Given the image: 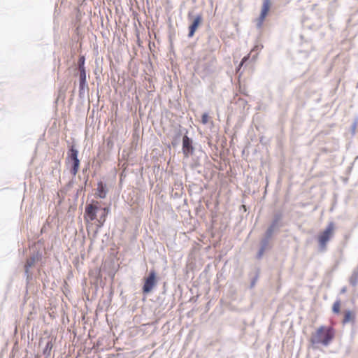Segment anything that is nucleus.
Instances as JSON below:
<instances>
[{"instance_id":"f257e3e1","label":"nucleus","mask_w":358,"mask_h":358,"mask_svg":"<svg viewBox=\"0 0 358 358\" xmlns=\"http://www.w3.org/2000/svg\"><path fill=\"white\" fill-rule=\"evenodd\" d=\"M109 212L110 207L101 201L92 199L86 202L83 217L88 233H92L94 238L103 227Z\"/></svg>"},{"instance_id":"f03ea898","label":"nucleus","mask_w":358,"mask_h":358,"mask_svg":"<svg viewBox=\"0 0 358 358\" xmlns=\"http://www.w3.org/2000/svg\"><path fill=\"white\" fill-rule=\"evenodd\" d=\"M335 338V330L328 326L322 325L315 331L312 333L309 341L313 348L316 345L321 344L324 346L329 345Z\"/></svg>"},{"instance_id":"7ed1b4c3","label":"nucleus","mask_w":358,"mask_h":358,"mask_svg":"<svg viewBox=\"0 0 358 358\" xmlns=\"http://www.w3.org/2000/svg\"><path fill=\"white\" fill-rule=\"evenodd\" d=\"M159 279L160 278L155 268H151L148 274L142 278L141 292L143 295L150 294L157 287Z\"/></svg>"},{"instance_id":"20e7f679","label":"nucleus","mask_w":358,"mask_h":358,"mask_svg":"<svg viewBox=\"0 0 358 358\" xmlns=\"http://www.w3.org/2000/svg\"><path fill=\"white\" fill-rule=\"evenodd\" d=\"M166 286L167 282H164L162 291L159 293V296H157L155 301L157 308L163 310L166 308H168V310H169L172 309L176 305L174 294L169 296H167L166 295Z\"/></svg>"},{"instance_id":"39448f33","label":"nucleus","mask_w":358,"mask_h":358,"mask_svg":"<svg viewBox=\"0 0 358 358\" xmlns=\"http://www.w3.org/2000/svg\"><path fill=\"white\" fill-rule=\"evenodd\" d=\"M335 231V224L334 222H330L324 229L321 231L317 238L319 250L322 252L326 250L328 242L334 236Z\"/></svg>"},{"instance_id":"423d86ee","label":"nucleus","mask_w":358,"mask_h":358,"mask_svg":"<svg viewBox=\"0 0 358 358\" xmlns=\"http://www.w3.org/2000/svg\"><path fill=\"white\" fill-rule=\"evenodd\" d=\"M78 150L76 148L75 145H71L69 146L66 160L69 164V172L73 177H76L80 168V160L78 158Z\"/></svg>"},{"instance_id":"0eeeda50","label":"nucleus","mask_w":358,"mask_h":358,"mask_svg":"<svg viewBox=\"0 0 358 358\" xmlns=\"http://www.w3.org/2000/svg\"><path fill=\"white\" fill-rule=\"evenodd\" d=\"M233 97L230 101L231 105L236 106V110H245L248 105L250 96L246 91H232Z\"/></svg>"},{"instance_id":"6e6552de","label":"nucleus","mask_w":358,"mask_h":358,"mask_svg":"<svg viewBox=\"0 0 358 358\" xmlns=\"http://www.w3.org/2000/svg\"><path fill=\"white\" fill-rule=\"evenodd\" d=\"M182 138V151L185 158H189L192 154L199 149L196 148L192 138L187 136V131Z\"/></svg>"},{"instance_id":"1a4fd4ad","label":"nucleus","mask_w":358,"mask_h":358,"mask_svg":"<svg viewBox=\"0 0 358 358\" xmlns=\"http://www.w3.org/2000/svg\"><path fill=\"white\" fill-rule=\"evenodd\" d=\"M190 157H192V160L189 164V167L192 170H196L199 173H201V170L199 169L202 167V160L207 157L206 154L199 148L195 152L192 154Z\"/></svg>"},{"instance_id":"9d476101","label":"nucleus","mask_w":358,"mask_h":358,"mask_svg":"<svg viewBox=\"0 0 358 358\" xmlns=\"http://www.w3.org/2000/svg\"><path fill=\"white\" fill-rule=\"evenodd\" d=\"M260 274L261 268L257 266H254V268L249 272L248 278L250 283L248 287L249 289L252 290L255 289L259 279Z\"/></svg>"},{"instance_id":"9b49d317","label":"nucleus","mask_w":358,"mask_h":358,"mask_svg":"<svg viewBox=\"0 0 358 358\" xmlns=\"http://www.w3.org/2000/svg\"><path fill=\"white\" fill-rule=\"evenodd\" d=\"M273 248L272 242H268L266 241H264L260 239L259 248L256 253L255 258L258 260H260L263 258L264 255L271 250Z\"/></svg>"},{"instance_id":"f8f14e48","label":"nucleus","mask_w":358,"mask_h":358,"mask_svg":"<svg viewBox=\"0 0 358 358\" xmlns=\"http://www.w3.org/2000/svg\"><path fill=\"white\" fill-rule=\"evenodd\" d=\"M269 224L280 229L285 226L284 213L281 210H275Z\"/></svg>"},{"instance_id":"ddd939ff","label":"nucleus","mask_w":358,"mask_h":358,"mask_svg":"<svg viewBox=\"0 0 358 358\" xmlns=\"http://www.w3.org/2000/svg\"><path fill=\"white\" fill-rule=\"evenodd\" d=\"M271 6V0H264L260 15L258 18V26L261 27L267 16Z\"/></svg>"},{"instance_id":"4468645a","label":"nucleus","mask_w":358,"mask_h":358,"mask_svg":"<svg viewBox=\"0 0 358 358\" xmlns=\"http://www.w3.org/2000/svg\"><path fill=\"white\" fill-rule=\"evenodd\" d=\"M108 193V188L104 181L100 180L97 183V187L95 189V197L105 199Z\"/></svg>"},{"instance_id":"2eb2a0df","label":"nucleus","mask_w":358,"mask_h":358,"mask_svg":"<svg viewBox=\"0 0 358 358\" xmlns=\"http://www.w3.org/2000/svg\"><path fill=\"white\" fill-rule=\"evenodd\" d=\"M356 322V313L355 311L351 310H345L343 311V315L342 319V324H346L348 323H351L354 324Z\"/></svg>"},{"instance_id":"dca6fc26","label":"nucleus","mask_w":358,"mask_h":358,"mask_svg":"<svg viewBox=\"0 0 358 358\" xmlns=\"http://www.w3.org/2000/svg\"><path fill=\"white\" fill-rule=\"evenodd\" d=\"M202 22V15H198L194 20L192 24L189 27V37H192L196 31L198 27L200 25V24Z\"/></svg>"},{"instance_id":"f3484780","label":"nucleus","mask_w":358,"mask_h":358,"mask_svg":"<svg viewBox=\"0 0 358 358\" xmlns=\"http://www.w3.org/2000/svg\"><path fill=\"white\" fill-rule=\"evenodd\" d=\"M78 78L80 83V90H84L86 87V71L85 69L78 70Z\"/></svg>"},{"instance_id":"a211bd4d","label":"nucleus","mask_w":358,"mask_h":358,"mask_svg":"<svg viewBox=\"0 0 358 358\" xmlns=\"http://www.w3.org/2000/svg\"><path fill=\"white\" fill-rule=\"evenodd\" d=\"M183 135L182 134V131L179 130L173 137L171 141V144L173 148L178 146L180 142H182V138Z\"/></svg>"},{"instance_id":"6ab92c4d","label":"nucleus","mask_w":358,"mask_h":358,"mask_svg":"<svg viewBox=\"0 0 358 358\" xmlns=\"http://www.w3.org/2000/svg\"><path fill=\"white\" fill-rule=\"evenodd\" d=\"M341 301L337 299L332 305L331 310L334 314L340 315L341 313Z\"/></svg>"},{"instance_id":"aec40b11","label":"nucleus","mask_w":358,"mask_h":358,"mask_svg":"<svg viewBox=\"0 0 358 358\" xmlns=\"http://www.w3.org/2000/svg\"><path fill=\"white\" fill-rule=\"evenodd\" d=\"M52 346L53 344L52 341H48L45 344V346L43 349V355L45 356V358L48 357L50 355Z\"/></svg>"},{"instance_id":"412c9836","label":"nucleus","mask_w":358,"mask_h":358,"mask_svg":"<svg viewBox=\"0 0 358 358\" xmlns=\"http://www.w3.org/2000/svg\"><path fill=\"white\" fill-rule=\"evenodd\" d=\"M350 284L352 287H355L358 283V268H356L353 271L350 278Z\"/></svg>"},{"instance_id":"4be33fe9","label":"nucleus","mask_w":358,"mask_h":358,"mask_svg":"<svg viewBox=\"0 0 358 358\" xmlns=\"http://www.w3.org/2000/svg\"><path fill=\"white\" fill-rule=\"evenodd\" d=\"M273 237H274L273 234L269 233L268 231H267L266 230L261 239L264 240V241H266L268 242H272V239L273 238Z\"/></svg>"},{"instance_id":"5701e85b","label":"nucleus","mask_w":358,"mask_h":358,"mask_svg":"<svg viewBox=\"0 0 358 358\" xmlns=\"http://www.w3.org/2000/svg\"><path fill=\"white\" fill-rule=\"evenodd\" d=\"M267 231H268L269 233L273 234L274 236L278 234L280 229H278L277 227H273L271 224H268V226L267 227L266 229Z\"/></svg>"},{"instance_id":"b1692460","label":"nucleus","mask_w":358,"mask_h":358,"mask_svg":"<svg viewBox=\"0 0 358 358\" xmlns=\"http://www.w3.org/2000/svg\"><path fill=\"white\" fill-rule=\"evenodd\" d=\"M85 59L84 56H80L78 61V70L80 69H85Z\"/></svg>"},{"instance_id":"393cba45","label":"nucleus","mask_w":358,"mask_h":358,"mask_svg":"<svg viewBox=\"0 0 358 358\" xmlns=\"http://www.w3.org/2000/svg\"><path fill=\"white\" fill-rule=\"evenodd\" d=\"M74 178L75 177L73 176V178L71 180H70L68 182V183L65 185V187H64V190L65 192H68L73 187V184L75 183Z\"/></svg>"},{"instance_id":"a878e982","label":"nucleus","mask_w":358,"mask_h":358,"mask_svg":"<svg viewBox=\"0 0 358 358\" xmlns=\"http://www.w3.org/2000/svg\"><path fill=\"white\" fill-rule=\"evenodd\" d=\"M209 118H210V117H209L208 113H203L201 115V122L203 124H207V123L208 122V121H209Z\"/></svg>"},{"instance_id":"bb28decb","label":"nucleus","mask_w":358,"mask_h":358,"mask_svg":"<svg viewBox=\"0 0 358 358\" xmlns=\"http://www.w3.org/2000/svg\"><path fill=\"white\" fill-rule=\"evenodd\" d=\"M114 143L110 138H108L106 141V147L108 150H110L113 148Z\"/></svg>"},{"instance_id":"cd10ccee","label":"nucleus","mask_w":358,"mask_h":358,"mask_svg":"<svg viewBox=\"0 0 358 358\" xmlns=\"http://www.w3.org/2000/svg\"><path fill=\"white\" fill-rule=\"evenodd\" d=\"M85 191V187L83 185H80L79 187V188L77 189V192H76V194L75 195V199H77L79 196V195H80V194L82 192H83Z\"/></svg>"},{"instance_id":"c85d7f7f","label":"nucleus","mask_w":358,"mask_h":358,"mask_svg":"<svg viewBox=\"0 0 358 358\" xmlns=\"http://www.w3.org/2000/svg\"><path fill=\"white\" fill-rule=\"evenodd\" d=\"M357 121H355L350 126V130H351V132L352 134L354 135L356 132V129H357Z\"/></svg>"},{"instance_id":"c756f323","label":"nucleus","mask_w":358,"mask_h":358,"mask_svg":"<svg viewBox=\"0 0 358 358\" xmlns=\"http://www.w3.org/2000/svg\"><path fill=\"white\" fill-rule=\"evenodd\" d=\"M65 92L66 91H62V90L58 91V95H57V98L56 100L57 101L60 98L64 99V92Z\"/></svg>"},{"instance_id":"7c9ffc66","label":"nucleus","mask_w":358,"mask_h":358,"mask_svg":"<svg viewBox=\"0 0 358 358\" xmlns=\"http://www.w3.org/2000/svg\"><path fill=\"white\" fill-rule=\"evenodd\" d=\"M352 167H353V163H352V164H351V165H350V166H349L347 168V169H346V171H345V173H346V175H350V173H351V171H352Z\"/></svg>"},{"instance_id":"2f4dec72","label":"nucleus","mask_w":358,"mask_h":358,"mask_svg":"<svg viewBox=\"0 0 358 358\" xmlns=\"http://www.w3.org/2000/svg\"><path fill=\"white\" fill-rule=\"evenodd\" d=\"M248 59H249V55H247V56H245V57L242 59V60H241V64H240V65H239V67H241V66L243 65V64H244V63H245V62Z\"/></svg>"},{"instance_id":"473e14b6","label":"nucleus","mask_w":358,"mask_h":358,"mask_svg":"<svg viewBox=\"0 0 358 358\" xmlns=\"http://www.w3.org/2000/svg\"><path fill=\"white\" fill-rule=\"evenodd\" d=\"M347 291V288L346 287H343L341 288V291H340V294H345Z\"/></svg>"},{"instance_id":"72a5a7b5","label":"nucleus","mask_w":358,"mask_h":358,"mask_svg":"<svg viewBox=\"0 0 358 358\" xmlns=\"http://www.w3.org/2000/svg\"><path fill=\"white\" fill-rule=\"evenodd\" d=\"M78 92H79V96H80V97H82V96H85V91L80 90V91H78Z\"/></svg>"},{"instance_id":"f704fd0d","label":"nucleus","mask_w":358,"mask_h":358,"mask_svg":"<svg viewBox=\"0 0 358 358\" xmlns=\"http://www.w3.org/2000/svg\"><path fill=\"white\" fill-rule=\"evenodd\" d=\"M96 92V95L98 97H100L101 94H103V91H99V90H97Z\"/></svg>"},{"instance_id":"c9c22d12","label":"nucleus","mask_w":358,"mask_h":358,"mask_svg":"<svg viewBox=\"0 0 358 358\" xmlns=\"http://www.w3.org/2000/svg\"><path fill=\"white\" fill-rule=\"evenodd\" d=\"M31 266V264H29V266L25 267V273H27L29 271V267Z\"/></svg>"},{"instance_id":"e433bc0d","label":"nucleus","mask_w":358,"mask_h":358,"mask_svg":"<svg viewBox=\"0 0 358 358\" xmlns=\"http://www.w3.org/2000/svg\"><path fill=\"white\" fill-rule=\"evenodd\" d=\"M179 92H180V93H179V96H178V99H179L181 96V91H179ZM177 103L179 106L180 105V103L178 102V99H177Z\"/></svg>"},{"instance_id":"4c0bfd02","label":"nucleus","mask_w":358,"mask_h":358,"mask_svg":"<svg viewBox=\"0 0 358 358\" xmlns=\"http://www.w3.org/2000/svg\"><path fill=\"white\" fill-rule=\"evenodd\" d=\"M88 181V178L87 177H85V181H84V185H87V182Z\"/></svg>"},{"instance_id":"58836bf2","label":"nucleus","mask_w":358,"mask_h":358,"mask_svg":"<svg viewBox=\"0 0 358 358\" xmlns=\"http://www.w3.org/2000/svg\"><path fill=\"white\" fill-rule=\"evenodd\" d=\"M174 196H175V197H178V196H179V194H178V192H176V193L174 194Z\"/></svg>"},{"instance_id":"ea45409f","label":"nucleus","mask_w":358,"mask_h":358,"mask_svg":"<svg viewBox=\"0 0 358 358\" xmlns=\"http://www.w3.org/2000/svg\"><path fill=\"white\" fill-rule=\"evenodd\" d=\"M348 178H344V182H348Z\"/></svg>"},{"instance_id":"a19ab883","label":"nucleus","mask_w":358,"mask_h":358,"mask_svg":"<svg viewBox=\"0 0 358 358\" xmlns=\"http://www.w3.org/2000/svg\"><path fill=\"white\" fill-rule=\"evenodd\" d=\"M120 96H122V91H120Z\"/></svg>"},{"instance_id":"79ce46f5","label":"nucleus","mask_w":358,"mask_h":358,"mask_svg":"<svg viewBox=\"0 0 358 358\" xmlns=\"http://www.w3.org/2000/svg\"><path fill=\"white\" fill-rule=\"evenodd\" d=\"M137 91H135V93H136ZM136 96L138 97V94H136Z\"/></svg>"}]
</instances>
